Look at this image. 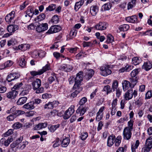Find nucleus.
I'll return each instance as SVG.
<instances>
[{
    "label": "nucleus",
    "mask_w": 152,
    "mask_h": 152,
    "mask_svg": "<svg viewBox=\"0 0 152 152\" xmlns=\"http://www.w3.org/2000/svg\"><path fill=\"white\" fill-rule=\"evenodd\" d=\"M46 53L44 51L40 50L39 51V56L41 58L44 57Z\"/></svg>",
    "instance_id": "obj_63"
},
{
    "label": "nucleus",
    "mask_w": 152,
    "mask_h": 152,
    "mask_svg": "<svg viewBox=\"0 0 152 152\" xmlns=\"http://www.w3.org/2000/svg\"><path fill=\"white\" fill-rule=\"evenodd\" d=\"M140 144L139 140H137L134 144L132 145L131 149L132 152H136V149H137Z\"/></svg>",
    "instance_id": "obj_31"
},
{
    "label": "nucleus",
    "mask_w": 152,
    "mask_h": 152,
    "mask_svg": "<svg viewBox=\"0 0 152 152\" xmlns=\"http://www.w3.org/2000/svg\"><path fill=\"white\" fill-rule=\"evenodd\" d=\"M17 42L16 40L14 39H12L8 41L7 45L10 46L11 45H14L17 44Z\"/></svg>",
    "instance_id": "obj_43"
},
{
    "label": "nucleus",
    "mask_w": 152,
    "mask_h": 152,
    "mask_svg": "<svg viewBox=\"0 0 152 152\" xmlns=\"http://www.w3.org/2000/svg\"><path fill=\"white\" fill-rule=\"evenodd\" d=\"M84 47H92L93 43L91 42H86L84 41L83 42Z\"/></svg>",
    "instance_id": "obj_52"
},
{
    "label": "nucleus",
    "mask_w": 152,
    "mask_h": 152,
    "mask_svg": "<svg viewBox=\"0 0 152 152\" xmlns=\"http://www.w3.org/2000/svg\"><path fill=\"white\" fill-rule=\"evenodd\" d=\"M103 91L107 92V94L110 93L112 91V89L108 85H107L104 87L103 88Z\"/></svg>",
    "instance_id": "obj_40"
},
{
    "label": "nucleus",
    "mask_w": 152,
    "mask_h": 152,
    "mask_svg": "<svg viewBox=\"0 0 152 152\" xmlns=\"http://www.w3.org/2000/svg\"><path fill=\"white\" fill-rule=\"evenodd\" d=\"M59 124H57L54 126L49 125L48 126V128L50 132H53L57 129V128H59Z\"/></svg>",
    "instance_id": "obj_33"
},
{
    "label": "nucleus",
    "mask_w": 152,
    "mask_h": 152,
    "mask_svg": "<svg viewBox=\"0 0 152 152\" xmlns=\"http://www.w3.org/2000/svg\"><path fill=\"white\" fill-rule=\"evenodd\" d=\"M70 142L69 140L68 137H66L62 141L61 144L63 147H66Z\"/></svg>",
    "instance_id": "obj_28"
},
{
    "label": "nucleus",
    "mask_w": 152,
    "mask_h": 152,
    "mask_svg": "<svg viewBox=\"0 0 152 152\" xmlns=\"http://www.w3.org/2000/svg\"><path fill=\"white\" fill-rule=\"evenodd\" d=\"M45 18V15L44 13H41L34 20L35 21L39 22L44 20Z\"/></svg>",
    "instance_id": "obj_30"
},
{
    "label": "nucleus",
    "mask_w": 152,
    "mask_h": 152,
    "mask_svg": "<svg viewBox=\"0 0 152 152\" xmlns=\"http://www.w3.org/2000/svg\"><path fill=\"white\" fill-rule=\"evenodd\" d=\"M25 113L24 111L18 110H16L15 112V113L17 115V117L20 115L23 114Z\"/></svg>",
    "instance_id": "obj_57"
},
{
    "label": "nucleus",
    "mask_w": 152,
    "mask_h": 152,
    "mask_svg": "<svg viewBox=\"0 0 152 152\" xmlns=\"http://www.w3.org/2000/svg\"><path fill=\"white\" fill-rule=\"evenodd\" d=\"M58 114V112L56 110H53V111H52L50 113V115L54 116L56 115L59 116H61V115H60Z\"/></svg>",
    "instance_id": "obj_58"
},
{
    "label": "nucleus",
    "mask_w": 152,
    "mask_h": 152,
    "mask_svg": "<svg viewBox=\"0 0 152 152\" xmlns=\"http://www.w3.org/2000/svg\"><path fill=\"white\" fill-rule=\"evenodd\" d=\"M87 101V99L86 97L82 98L79 101V106L76 111V113L79 114L80 116H82L86 112L87 107L85 106L84 104Z\"/></svg>",
    "instance_id": "obj_1"
},
{
    "label": "nucleus",
    "mask_w": 152,
    "mask_h": 152,
    "mask_svg": "<svg viewBox=\"0 0 152 152\" xmlns=\"http://www.w3.org/2000/svg\"><path fill=\"white\" fill-rule=\"evenodd\" d=\"M19 64L20 66L23 68L25 67L26 65V62L24 58H19Z\"/></svg>",
    "instance_id": "obj_35"
},
{
    "label": "nucleus",
    "mask_w": 152,
    "mask_h": 152,
    "mask_svg": "<svg viewBox=\"0 0 152 152\" xmlns=\"http://www.w3.org/2000/svg\"><path fill=\"white\" fill-rule=\"evenodd\" d=\"M77 33V31L76 30L73 29L70 31V35L71 37H73L76 35Z\"/></svg>",
    "instance_id": "obj_62"
},
{
    "label": "nucleus",
    "mask_w": 152,
    "mask_h": 152,
    "mask_svg": "<svg viewBox=\"0 0 152 152\" xmlns=\"http://www.w3.org/2000/svg\"><path fill=\"white\" fill-rule=\"evenodd\" d=\"M23 85L22 83H18L16 84L14 86L13 88L14 89L17 90L20 87L22 86Z\"/></svg>",
    "instance_id": "obj_61"
},
{
    "label": "nucleus",
    "mask_w": 152,
    "mask_h": 152,
    "mask_svg": "<svg viewBox=\"0 0 152 152\" xmlns=\"http://www.w3.org/2000/svg\"><path fill=\"white\" fill-rule=\"evenodd\" d=\"M36 29L37 31L39 33L44 31L48 29V24L45 23L38 25Z\"/></svg>",
    "instance_id": "obj_10"
},
{
    "label": "nucleus",
    "mask_w": 152,
    "mask_h": 152,
    "mask_svg": "<svg viewBox=\"0 0 152 152\" xmlns=\"http://www.w3.org/2000/svg\"><path fill=\"white\" fill-rule=\"evenodd\" d=\"M86 0H80L78 2H77L75 3L74 9L76 11L78 10L81 6L84 3V1Z\"/></svg>",
    "instance_id": "obj_26"
},
{
    "label": "nucleus",
    "mask_w": 152,
    "mask_h": 152,
    "mask_svg": "<svg viewBox=\"0 0 152 152\" xmlns=\"http://www.w3.org/2000/svg\"><path fill=\"white\" fill-rule=\"evenodd\" d=\"M152 148V143L146 142L144 146L142 149V152H149Z\"/></svg>",
    "instance_id": "obj_12"
},
{
    "label": "nucleus",
    "mask_w": 152,
    "mask_h": 152,
    "mask_svg": "<svg viewBox=\"0 0 152 152\" xmlns=\"http://www.w3.org/2000/svg\"><path fill=\"white\" fill-rule=\"evenodd\" d=\"M98 10V7L97 6L94 5L91 7L90 10V12L92 16H94L96 14Z\"/></svg>",
    "instance_id": "obj_20"
},
{
    "label": "nucleus",
    "mask_w": 152,
    "mask_h": 152,
    "mask_svg": "<svg viewBox=\"0 0 152 152\" xmlns=\"http://www.w3.org/2000/svg\"><path fill=\"white\" fill-rule=\"evenodd\" d=\"M54 56L57 59H58L61 56V54L57 52H54L53 53Z\"/></svg>",
    "instance_id": "obj_64"
},
{
    "label": "nucleus",
    "mask_w": 152,
    "mask_h": 152,
    "mask_svg": "<svg viewBox=\"0 0 152 152\" xmlns=\"http://www.w3.org/2000/svg\"><path fill=\"white\" fill-rule=\"evenodd\" d=\"M17 117V115L14 113H12L7 117V119L8 121H12Z\"/></svg>",
    "instance_id": "obj_38"
},
{
    "label": "nucleus",
    "mask_w": 152,
    "mask_h": 152,
    "mask_svg": "<svg viewBox=\"0 0 152 152\" xmlns=\"http://www.w3.org/2000/svg\"><path fill=\"white\" fill-rule=\"evenodd\" d=\"M59 142V139L58 138H57L56 139V140L54 141L55 142V143L53 145V147L54 148H56L59 145L60 143Z\"/></svg>",
    "instance_id": "obj_56"
},
{
    "label": "nucleus",
    "mask_w": 152,
    "mask_h": 152,
    "mask_svg": "<svg viewBox=\"0 0 152 152\" xmlns=\"http://www.w3.org/2000/svg\"><path fill=\"white\" fill-rule=\"evenodd\" d=\"M34 14V10L32 8H28L26 11V15H25V18L28 16L29 17V19L32 17Z\"/></svg>",
    "instance_id": "obj_25"
},
{
    "label": "nucleus",
    "mask_w": 152,
    "mask_h": 152,
    "mask_svg": "<svg viewBox=\"0 0 152 152\" xmlns=\"http://www.w3.org/2000/svg\"><path fill=\"white\" fill-rule=\"evenodd\" d=\"M56 79L57 80V81L58 82V81L57 79H56V75H54L53 76H51L49 77L48 79L49 83L51 84Z\"/></svg>",
    "instance_id": "obj_44"
},
{
    "label": "nucleus",
    "mask_w": 152,
    "mask_h": 152,
    "mask_svg": "<svg viewBox=\"0 0 152 152\" xmlns=\"http://www.w3.org/2000/svg\"><path fill=\"white\" fill-rule=\"evenodd\" d=\"M118 81L116 80L113 81L112 85V88L113 91H115V90L118 88Z\"/></svg>",
    "instance_id": "obj_41"
},
{
    "label": "nucleus",
    "mask_w": 152,
    "mask_h": 152,
    "mask_svg": "<svg viewBox=\"0 0 152 152\" xmlns=\"http://www.w3.org/2000/svg\"><path fill=\"white\" fill-rule=\"evenodd\" d=\"M51 96V95L50 94L45 93L42 95V98L43 99H47L50 98Z\"/></svg>",
    "instance_id": "obj_54"
},
{
    "label": "nucleus",
    "mask_w": 152,
    "mask_h": 152,
    "mask_svg": "<svg viewBox=\"0 0 152 152\" xmlns=\"http://www.w3.org/2000/svg\"><path fill=\"white\" fill-rule=\"evenodd\" d=\"M59 68L61 70L69 72L72 70V68L69 65L64 64L61 65Z\"/></svg>",
    "instance_id": "obj_13"
},
{
    "label": "nucleus",
    "mask_w": 152,
    "mask_h": 152,
    "mask_svg": "<svg viewBox=\"0 0 152 152\" xmlns=\"http://www.w3.org/2000/svg\"><path fill=\"white\" fill-rule=\"evenodd\" d=\"M94 71L92 69H89L87 72L85 77L86 79L88 80L91 78L94 74Z\"/></svg>",
    "instance_id": "obj_27"
},
{
    "label": "nucleus",
    "mask_w": 152,
    "mask_h": 152,
    "mask_svg": "<svg viewBox=\"0 0 152 152\" xmlns=\"http://www.w3.org/2000/svg\"><path fill=\"white\" fill-rule=\"evenodd\" d=\"M56 8V5L55 4H51L48 7L46 8L45 11V12H46L48 11H52L55 10Z\"/></svg>",
    "instance_id": "obj_36"
},
{
    "label": "nucleus",
    "mask_w": 152,
    "mask_h": 152,
    "mask_svg": "<svg viewBox=\"0 0 152 152\" xmlns=\"http://www.w3.org/2000/svg\"><path fill=\"white\" fill-rule=\"evenodd\" d=\"M103 116V114H101L99 113H97L96 114V120L97 121H99L102 119Z\"/></svg>",
    "instance_id": "obj_48"
},
{
    "label": "nucleus",
    "mask_w": 152,
    "mask_h": 152,
    "mask_svg": "<svg viewBox=\"0 0 152 152\" xmlns=\"http://www.w3.org/2000/svg\"><path fill=\"white\" fill-rule=\"evenodd\" d=\"M137 91L134 90V91L132 89L128 90L125 93L124 97L125 100H128L131 99L134 96V97L137 95Z\"/></svg>",
    "instance_id": "obj_4"
},
{
    "label": "nucleus",
    "mask_w": 152,
    "mask_h": 152,
    "mask_svg": "<svg viewBox=\"0 0 152 152\" xmlns=\"http://www.w3.org/2000/svg\"><path fill=\"white\" fill-rule=\"evenodd\" d=\"M112 7V4L110 3H107L104 4L102 7L104 10H110Z\"/></svg>",
    "instance_id": "obj_42"
},
{
    "label": "nucleus",
    "mask_w": 152,
    "mask_h": 152,
    "mask_svg": "<svg viewBox=\"0 0 152 152\" xmlns=\"http://www.w3.org/2000/svg\"><path fill=\"white\" fill-rule=\"evenodd\" d=\"M27 100V98L25 96H23L20 98L16 103L18 105H21L25 103Z\"/></svg>",
    "instance_id": "obj_24"
},
{
    "label": "nucleus",
    "mask_w": 152,
    "mask_h": 152,
    "mask_svg": "<svg viewBox=\"0 0 152 152\" xmlns=\"http://www.w3.org/2000/svg\"><path fill=\"white\" fill-rule=\"evenodd\" d=\"M74 89H77L74 92L72 93L71 94V96L73 97H75L82 90V87H78L76 88H73Z\"/></svg>",
    "instance_id": "obj_32"
},
{
    "label": "nucleus",
    "mask_w": 152,
    "mask_h": 152,
    "mask_svg": "<svg viewBox=\"0 0 152 152\" xmlns=\"http://www.w3.org/2000/svg\"><path fill=\"white\" fill-rule=\"evenodd\" d=\"M13 64V62L9 60L6 62L4 64L5 67H8L11 66Z\"/></svg>",
    "instance_id": "obj_59"
},
{
    "label": "nucleus",
    "mask_w": 152,
    "mask_h": 152,
    "mask_svg": "<svg viewBox=\"0 0 152 152\" xmlns=\"http://www.w3.org/2000/svg\"><path fill=\"white\" fill-rule=\"evenodd\" d=\"M152 97V91H148L145 94V99H149Z\"/></svg>",
    "instance_id": "obj_51"
},
{
    "label": "nucleus",
    "mask_w": 152,
    "mask_h": 152,
    "mask_svg": "<svg viewBox=\"0 0 152 152\" xmlns=\"http://www.w3.org/2000/svg\"><path fill=\"white\" fill-rule=\"evenodd\" d=\"M20 77L19 74L17 73H11L8 75L7 78V80L8 82L18 78Z\"/></svg>",
    "instance_id": "obj_11"
},
{
    "label": "nucleus",
    "mask_w": 152,
    "mask_h": 152,
    "mask_svg": "<svg viewBox=\"0 0 152 152\" xmlns=\"http://www.w3.org/2000/svg\"><path fill=\"white\" fill-rule=\"evenodd\" d=\"M51 29L53 30L54 33H56L59 31L61 29V28L60 27L57 26H52Z\"/></svg>",
    "instance_id": "obj_50"
},
{
    "label": "nucleus",
    "mask_w": 152,
    "mask_h": 152,
    "mask_svg": "<svg viewBox=\"0 0 152 152\" xmlns=\"http://www.w3.org/2000/svg\"><path fill=\"white\" fill-rule=\"evenodd\" d=\"M48 124L47 123H39L38 124L36 125L34 127L33 129L35 130H39L45 128L47 126Z\"/></svg>",
    "instance_id": "obj_18"
},
{
    "label": "nucleus",
    "mask_w": 152,
    "mask_h": 152,
    "mask_svg": "<svg viewBox=\"0 0 152 152\" xmlns=\"http://www.w3.org/2000/svg\"><path fill=\"white\" fill-rule=\"evenodd\" d=\"M58 16L57 15H54L52 18L51 21L54 24H57L59 21Z\"/></svg>",
    "instance_id": "obj_46"
},
{
    "label": "nucleus",
    "mask_w": 152,
    "mask_h": 152,
    "mask_svg": "<svg viewBox=\"0 0 152 152\" xmlns=\"http://www.w3.org/2000/svg\"><path fill=\"white\" fill-rule=\"evenodd\" d=\"M23 139V137H20L16 141L11 144L10 146L12 148H13L16 147L17 145H19L21 143Z\"/></svg>",
    "instance_id": "obj_22"
},
{
    "label": "nucleus",
    "mask_w": 152,
    "mask_h": 152,
    "mask_svg": "<svg viewBox=\"0 0 152 152\" xmlns=\"http://www.w3.org/2000/svg\"><path fill=\"white\" fill-rule=\"evenodd\" d=\"M129 28V26L128 24H124L120 26L119 27V29L121 31H126Z\"/></svg>",
    "instance_id": "obj_29"
},
{
    "label": "nucleus",
    "mask_w": 152,
    "mask_h": 152,
    "mask_svg": "<svg viewBox=\"0 0 152 152\" xmlns=\"http://www.w3.org/2000/svg\"><path fill=\"white\" fill-rule=\"evenodd\" d=\"M34 101H31L24 104L23 107L28 110H31L34 109L35 107L34 105Z\"/></svg>",
    "instance_id": "obj_14"
},
{
    "label": "nucleus",
    "mask_w": 152,
    "mask_h": 152,
    "mask_svg": "<svg viewBox=\"0 0 152 152\" xmlns=\"http://www.w3.org/2000/svg\"><path fill=\"white\" fill-rule=\"evenodd\" d=\"M75 106L71 105L66 111L64 112L63 116V118L64 119H68L71 115L75 112Z\"/></svg>",
    "instance_id": "obj_6"
},
{
    "label": "nucleus",
    "mask_w": 152,
    "mask_h": 152,
    "mask_svg": "<svg viewBox=\"0 0 152 152\" xmlns=\"http://www.w3.org/2000/svg\"><path fill=\"white\" fill-rule=\"evenodd\" d=\"M125 20L127 22L131 23H137V17L136 15H134L131 16L127 17Z\"/></svg>",
    "instance_id": "obj_16"
},
{
    "label": "nucleus",
    "mask_w": 152,
    "mask_h": 152,
    "mask_svg": "<svg viewBox=\"0 0 152 152\" xmlns=\"http://www.w3.org/2000/svg\"><path fill=\"white\" fill-rule=\"evenodd\" d=\"M22 126V124H21L17 122L13 125L12 127L14 129H18L21 128Z\"/></svg>",
    "instance_id": "obj_45"
},
{
    "label": "nucleus",
    "mask_w": 152,
    "mask_h": 152,
    "mask_svg": "<svg viewBox=\"0 0 152 152\" xmlns=\"http://www.w3.org/2000/svg\"><path fill=\"white\" fill-rule=\"evenodd\" d=\"M18 28V26L17 25H11L8 26L7 27L8 31L10 33L12 34Z\"/></svg>",
    "instance_id": "obj_15"
},
{
    "label": "nucleus",
    "mask_w": 152,
    "mask_h": 152,
    "mask_svg": "<svg viewBox=\"0 0 152 152\" xmlns=\"http://www.w3.org/2000/svg\"><path fill=\"white\" fill-rule=\"evenodd\" d=\"M83 75L82 72L78 73L75 78V84L73 87V88H76L78 87H81V83L83 80Z\"/></svg>",
    "instance_id": "obj_3"
},
{
    "label": "nucleus",
    "mask_w": 152,
    "mask_h": 152,
    "mask_svg": "<svg viewBox=\"0 0 152 152\" xmlns=\"http://www.w3.org/2000/svg\"><path fill=\"white\" fill-rule=\"evenodd\" d=\"M50 69V66L49 64H46L45 66H44L42 69H41L37 71H32L30 72L31 74L33 76H35L37 75H40L42 74L44 72L47 70Z\"/></svg>",
    "instance_id": "obj_5"
},
{
    "label": "nucleus",
    "mask_w": 152,
    "mask_h": 152,
    "mask_svg": "<svg viewBox=\"0 0 152 152\" xmlns=\"http://www.w3.org/2000/svg\"><path fill=\"white\" fill-rule=\"evenodd\" d=\"M107 37V42L111 43L113 41L114 39V37L110 34H108Z\"/></svg>",
    "instance_id": "obj_47"
},
{
    "label": "nucleus",
    "mask_w": 152,
    "mask_h": 152,
    "mask_svg": "<svg viewBox=\"0 0 152 152\" xmlns=\"http://www.w3.org/2000/svg\"><path fill=\"white\" fill-rule=\"evenodd\" d=\"M108 26L107 23L105 22H100L95 25V28L97 30L102 31L106 29Z\"/></svg>",
    "instance_id": "obj_8"
},
{
    "label": "nucleus",
    "mask_w": 152,
    "mask_h": 152,
    "mask_svg": "<svg viewBox=\"0 0 152 152\" xmlns=\"http://www.w3.org/2000/svg\"><path fill=\"white\" fill-rule=\"evenodd\" d=\"M138 73L137 69L133 70L131 72L130 74L132 77H135Z\"/></svg>",
    "instance_id": "obj_53"
},
{
    "label": "nucleus",
    "mask_w": 152,
    "mask_h": 152,
    "mask_svg": "<svg viewBox=\"0 0 152 152\" xmlns=\"http://www.w3.org/2000/svg\"><path fill=\"white\" fill-rule=\"evenodd\" d=\"M123 90L125 91L127 90L130 86V82L127 80H124L122 83Z\"/></svg>",
    "instance_id": "obj_23"
},
{
    "label": "nucleus",
    "mask_w": 152,
    "mask_h": 152,
    "mask_svg": "<svg viewBox=\"0 0 152 152\" xmlns=\"http://www.w3.org/2000/svg\"><path fill=\"white\" fill-rule=\"evenodd\" d=\"M115 136L112 134L109 136L107 139V145L108 146L111 147L112 145L115 142Z\"/></svg>",
    "instance_id": "obj_17"
},
{
    "label": "nucleus",
    "mask_w": 152,
    "mask_h": 152,
    "mask_svg": "<svg viewBox=\"0 0 152 152\" xmlns=\"http://www.w3.org/2000/svg\"><path fill=\"white\" fill-rule=\"evenodd\" d=\"M136 0H132L131 2H129L128 4V10L132 9L134 7L136 4Z\"/></svg>",
    "instance_id": "obj_39"
},
{
    "label": "nucleus",
    "mask_w": 152,
    "mask_h": 152,
    "mask_svg": "<svg viewBox=\"0 0 152 152\" xmlns=\"http://www.w3.org/2000/svg\"><path fill=\"white\" fill-rule=\"evenodd\" d=\"M133 63L134 65H137L139 64L140 61L139 58L137 57H134L132 59Z\"/></svg>",
    "instance_id": "obj_49"
},
{
    "label": "nucleus",
    "mask_w": 152,
    "mask_h": 152,
    "mask_svg": "<svg viewBox=\"0 0 152 152\" xmlns=\"http://www.w3.org/2000/svg\"><path fill=\"white\" fill-rule=\"evenodd\" d=\"M122 93L121 89H120V88H118L116 89V96L117 97L119 98L121 95Z\"/></svg>",
    "instance_id": "obj_60"
},
{
    "label": "nucleus",
    "mask_w": 152,
    "mask_h": 152,
    "mask_svg": "<svg viewBox=\"0 0 152 152\" xmlns=\"http://www.w3.org/2000/svg\"><path fill=\"white\" fill-rule=\"evenodd\" d=\"M108 66L105 65L102 66L100 68L101 72V75L104 76H107L111 74L112 72L110 69H108Z\"/></svg>",
    "instance_id": "obj_7"
},
{
    "label": "nucleus",
    "mask_w": 152,
    "mask_h": 152,
    "mask_svg": "<svg viewBox=\"0 0 152 152\" xmlns=\"http://www.w3.org/2000/svg\"><path fill=\"white\" fill-rule=\"evenodd\" d=\"M18 92L16 90H12L7 94V97L10 99H14L18 94Z\"/></svg>",
    "instance_id": "obj_19"
},
{
    "label": "nucleus",
    "mask_w": 152,
    "mask_h": 152,
    "mask_svg": "<svg viewBox=\"0 0 152 152\" xmlns=\"http://www.w3.org/2000/svg\"><path fill=\"white\" fill-rule=\"evenodd\" d=\"M121 140V136H118L116 137V138H115V145L116 146H118L120 145Z\"/></svg>",
    "instance_id": "obj_37"
},
{
    "label": "nucleus",
    "mask_w": 152,
    "mask_h": 152,
    "mask_svg": "<svg viewBox=\"0 0 152 152\" xmlns=\"http://www.w3.org/2000/svg\"><path fill=\"white\" fill-rule=\"evenodd\" d=\"M30 45L26 44H24L19 45L18 46L19 49H22V50H26L29 49L30 48Z\"/></svg>",
    "instance_id": "obj_34"
},
{
    "label": "nucleus",
    "mask_w": 152,
    "mask_h": 152,
    "mask_svg": "<svg viewBox=\"0 0 152 152\" xmlns=\"http://www.w3.org/2000/svg\"><path fill=\"white\" fill-rule=\"evenodd\" d=\"M15 14V12L12 11L6 16L5 20L8 24H10L12 22H13Z\"/></svg>",
    "instance_id": "obj_9"
},
{
    "label": "nucleus",
    "mask_w": 152,
    "mask_h": 152,
    "mask_svg": "<svg viewBox=\"0 0 152 152\" xmlns=\"http://www.w3.org/2000/svg\"><path fill=\"white\" fill-rule=\"evenodd\" d=\"M33 57L34 58H37L39 56V51L37 50H35L34 51L32 54Z\"/></svg>",
    "instance_id": "obj_55"
},
{
    "label": "nucleus",
    "mask_w": 152,
    "mask_h": 152,
    "mask_svg": "<svg viewBox=\"0 0 152 152\" xmlns=\"http://www.w3.org/2000/svg\"><path fill=\"white\" fill-rule=\"evenodd\" d=\"M33 89L35 91V93L37 94L42 93L44 91V88L43 87H41V81L40 79L36 78L32 83Z\"/></svg>",
    "instance_id": "obj_2"
},
{
    "label": "nucleus",
    "mask_w": 152,
    "mask_h": 152,
    "mask_svg": "<svg viewBox=\"0 0 152 152\" xmlns=\"http://www.w3.org/2000/svg\"><path fill=\"white\" fill-rule=\"evenodd\" d=\"M152 67V63L150 61H147L144 63L142 66V69L146 71H148Z\"/></svg>",
    "instance_id": "obj_21"
}]
</instances>
